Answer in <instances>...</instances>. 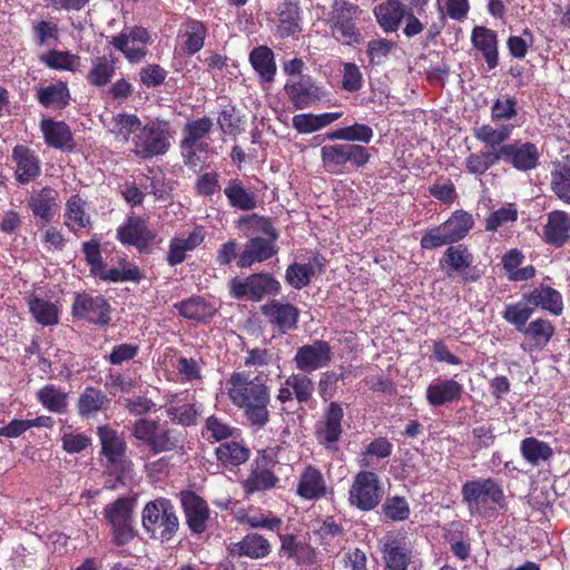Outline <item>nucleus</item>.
<instances>
[{"mask_svg":"<svg viewBox=\"0 0 570 570\" xmlns=\"http://www.w3.org/2000/svg\"><path fill=\"white\" fill-rule=\"evenodd\" d=\"M222 393L243 412L250 426L262 429L269 421L271 390L259 376L234 372L222 383Z\"/></svg>","mask_w":570,"mask_h":570,"instance_id":"nucleus-1","label":"nucleus"},{"mask_svg":"<svg viewBox=\"0 0 570 570\" xmlns=\"http://www.w3.org/2000/svg\"><path fill=\"white\" fill-rule=\"evenodd\" d=\"M240 225L249 237L237 261L240 268L250 267L254 263L264 262L276 254L277 233L268 219L252 215L240 219Z\"/></svg>","mask_w":570,"mask_h":570,"instance_id":"nucleus-2","label":"nucleus"},{"mask_svg":"<svg viewBox=\"0 0 570 570\" xmlns=\"http://www.w3.org/2000/svg\"><path fill=\"white\" fill-rule=\"evenodd\" d=\"M362 10L358 6L345 0H334L326 20L332 37L344 46L362 42L363 35L358 28Z\"/></svg>","mask_w":570,"mask_h":570,"instance_id":"nucleus-3","label":"nucleus"},{"mask_svg":"<svg viewBox=\"0 0 570 570\" xmlns=\"http://www.w3.org/2000/svg\"><path fill=\"white\" fill-rule=\"evenodd\" d=\"M173 138L171 125L168 121L156 119L141 126L139 134L132 137L130 150L141 159H150L165 155L171 146Z\"/></svg>","mask_w":570,"mask_h":570,"instance_id":"nucleus-4","label":"nucleus"},{"mask_svg":"<svg viewBox=\"0 0 570 570\" xmlns=\"http://www.w3.org/2000/svg\"><path fill=\"white\" fill-rule=\"evenodd\" d=\"M142 527L151 538L170 540L178 530V518L174 507L166 499L148 502L142 510Z\"/></svg>","mask_w":570,"mask_h":570,"instance_id":"nucleus-5","label":"nucleus"},{"mask_svg":"<svg viewBox=\"0 0 570 570\" xmlns=\"http://www.w3.org/2000/svg\"><path fill=\"white\" fill-rule=\"evenodd\" d=\"M131 434L154 454L173 451L179 443L178 434L168 426L167 422L151 419L137 420L132 425Z\"/></svg>","mask_w":570,"mask_h":570,"instance_id":"nucleus-6","label":"nucleus"},{"mask_svg":"<svg viewBox=\"0 0 570 570\" xmlns=\"http://www.w3.org/2000/svg\"><path fill=\"white\" fill-rule=\"evenodd\" d=\"M462 501L471 514H482L490 504L502 505L504 494L498 482L491 478L468 481L461 489Z\"/></svg>","mask_w":570,"mask_h":570,"instance_id":"nucleus-7","label":"nucleus"},{"mask_svg":"<svg viewBox=\"0 0 570 570\" xmlns=\"http://www.w3.org/2000/svg\"><path fill=\"white\" fill-rule=\"evenodd\" d=\"M367 149L358 144H331L321 148V160L330 173H343L346 165L364 167L370 161Z\"/></svg>","mask_w":570,"mask_h":570,"instance_id":"nucleus-8","label":"nucleus"},{"mask_svg":"<svg viewBox=\"0 0 570 570\" xmlns=\"http://www.w3.org/2000/svg\"><path fill=\"white\" fill-rule=\"evenodd\" d=\"M105 517L111 527L112 540L117 546H125L135 538L130 500L120 498L107 505Z\"/></svg>","mask_w":570,"mask_h":570,"instance_id":"nucleus-9","label":"nucleus"},{"mask_svg":"<svg viewBox=\"0 0 570 570\" xmlns=\"http://www.w3.org/2000/svg\"><path fill=\"white\" fill-rule=\"evenodd\" d=\"M230 291L235 298H246L253 302L261 301L265 295H276L281 284L269 274H253L246 278L230 281Z\"/></svg>","mask_w":570,"mask_h":570,"instance_id":"nucleus-10","label":"nucleus"},{"mask_svg":"<svg viewBox=\"0 0 570 570\" xmlns=\"http://www.w3.org/2000/svg\"><path fill=\"white\" fill-rule=\"evenodd\" d=\"M382 497L380 480L374 472L362 471L355 475L348 498L352 505L368 511L380 503Z\"/></svg>","mask_w":570,"mask_h":570,"instance_id":"nucleus-11","label":"nucleus"},{"mask_svg":"<svg viewBox=\"0 0 570 570\" xmlns=\"http://www.w3.org/2000/svg\"><path fill=\"white\" fill-rule=\"evenodd\" d=\"M151 36L142 27H134L117 36H112L109 43L120 51L130 63H139L147 56V46L151 43Z\"/></svg>","mask_w":570,"mask_h":570,"instance_id":"nucleus-12","label":"nucleus"},{"mask_svg":"<svg viewBox=\"0 0 570 570\" xmlns=\"http://www.w3.org/2000/svg\"><path fill=\"white\" fill-rule=\"evenodd\" d=\"M117 236L122 244L132 245L140 253H150L157 243L158 233L145 219L132 216L118 228Z\"/></svg>","mask_w":570,"mask_h":570,"instance_id":"nucleus-13","label":"nucleus"},{"mask_svg":"<svg viewBox=\"0 0 570 570\" xmlns=\"http://www.w3.org/2000/svg\"><path fill=\"white\" fill-rule=\"evenodd\" d=\"M333 351L330 344L323 340H316L312 344H305L297 348L293 358L295 366L303 373H312L331 364Z\"/></svg>","mask_w":570,"mask_h":570,"instance_id":"nucleus-14","label":"nucleus"},{"mask_svg":"<svg viewBox=\"0 0 570 570\" xmlns=\"http://www.w3.org/2000/svg\"><path fill=\"white\" fill-rule=\"evenodd\" d=\"M500 160L510 164L518 170L534 169L539 164L540 153L532 142L515 140L499 148Z\"/></svg>","mask_w":570,"mask_h":570,"instance_id":"nucleus-15","label":"nucleus"},{"mask_svg":"<svg viewBox=\"0 0 570 570\" xmlns=\"http://www.w3.org/2000/svg\"><path fill=\"white\" fill-rule=\"evenodd\" d=\"M72 313L76 317L86 318L97 325H107L110 322V305L102 296L78 294Z\"/></svg>","mask_w":570,"mask_h":570,"instance_id":"nucleus-16","label":"nucleus"},{"mask_svg":"<svg viewBox=\"0 0 570 570\" xmlns=\"http://www.w3.org/2000/svg\"><path fill=\"white\" fill-rule=\"evenodd\" d=\"M284 90L295 109L298 110L313 106L323 97L321 88L309 76H303L296 81L287 82Z\"/></svg>","mask_w":570,"mask_h":570,"instance_id":"nucleus-17","label":"nucleus"},{"mask_svg":"<svg viewBox=\"0 0 570 570\" xmlns=\"http://www.w3.org/2000/svg\"><path fill=\"white\" fill-rule=\"evenodd\" d=\"M206 232L203 226H196L187 235L179 234L169 240L166 261L170 266L181 264L188 252L196 249L205 239Z\"/></svg>","mask_w":570,"mask_h":570,"instance_id":"nucleus-18","label":"nucleus"},{"mask_svg":"<svg viewBox=\"0 0 570 570\" xmlns=\"http://www.w3.org/2000/svg\"><path fill=\"white\" fill-rule=\"evenodd\" d=\"M12 159L16 164L14 176L19 184H29L40 176L41 161L33 150L21 145L16 146Z\"/></svg>","mask_w":570,"mask_h":570,"instance_id":"nucleus-19","label":"nucleus"},{"mask_svg":"<svg viewBox=\"0 0 570 570\" xmlns=\"http://www.w3.org/2000/svg\"><path fill=\"white\" fill-rule=\"evenodd\" d=\"M181 504L189 529L195 533L204 532L209 517L206 501L193 492H183Z\"/></svg>","mask_w":570,"mask_h":570,"instance_id":"nucleus-20","label":"nucleus"},{"mask_svg":"<svg viewBox=\"0 0 570 570\" xmlns=\"http://www.w3.org/2000/svg\"><path fill=\"white\" fill-rule=\"evenodd\" d=\"M543 238L550 245L562 246L570 238L569 215L562 210L549 213L543 227Z\"/></svg>","mask_w":570,"mask_h":570,"instance_id":"nucleus-21","label":"nucleus"},{"mask_svg":"<svg viewBox=\"0 0 570 570\" xmlns=\"http://www.w3.org/2000/svg\"><path fill=\"white\" fill-rule=\"evenodd\" d=\"M58 193L50 187H43L38 193L32 194L28 199V206L35 217L42 223H50L58 210Z\"/></svg>","mask_w":570,"mask_h":570,"instance_id":"nucleus-22","label":"nucleus"},{"mask_svg":"<svg viewBox=\"0 0 570 570\" xmlns=\"http://www.w3.org/2000/svg\"><path fill=\"white\" fill-rule=\"evenodd\" d=\"M462 393L463 385L455 380H435L426 389V400L433 406H441L458 401Z\"/></svg>","mask_w":570,"mask_h":570,"instance_id":"nucleus-23","label":"nucleus"},{"mask_svg":"<svg viewBox=\"0 0 570 570\" xmlns=\"http://www.w3.org/2000/svg\"><path fill=\"white\" fill-rule=\"evenodd\" d=\"M519 126V124L512 122L501 124L498 126L484 124L474 129L473 136L485 147H489L493 149L492 151H495L501 146L505 145L504 142L510 139L513 130Z\"/></svg>","mask_w":570,"mask_h":570,"instance_id":"nucleus-24","label":"nucleus"},{"mask_svg":"<svg viewBox=\"0 0 570 570\" xmlns=\"http://www.w3.org/2000/svg\"><path fill=\"white\" fill-rule=\"evenodd\" d=\"M228 552L232 557H248L250 559L265 558L271 552L269 542L261 534L250 533L240 541L228 546Z\"/></svg>","mask_w":570,"mask_h":570,"instance_id":"nucleus-25","label":"nucleus"},{"mask_svg":"<svg viewBox=\"0 0 570 570\" xmlns=\"http://www.w3.org/2000/svg\"><path fill=\"white\" fill-rule=\"evenodd\" d=\"M207 29L203 22L188 20L179 29L177 40L184 53L191 56L204 47Z\"/></svg>","mask_w":570,"mask_h":570,"instance_id":"nucleus-26","label":"nucleus"},{"mask_svg":"<svg viewBox=\"0 0 570 570\" xmlns=\"http://www.w3.org/2000/svg\"><path fill=\"white\" fill-rule=\"evenodd\" d=\"M140 119L134 114H117L107 124L109 132L121 145L128 144L141 129Z\"/></svg>","mask_w":570,"mask_h":570,"instance_id":"nucleus-27","label":"nucleus"},{"mask_svg":"<svg viewBox=\"0 0 570 570\" xmlns=\"http://www.w3.org/2000/svg\"><path fill=\"white\" fill-rule=\"evenodd\" d=\"M262 309L263 314L281 330L286 331L296 327L299 312L292 304L273 299L264 305Z\"/></svg>","mask_w":570,"mask_h":570,"instance_id":"nucleus-28","label":"nucleus"},{"mask_svg":"<svg viewBox=\"0 0 570 570\" xmlns=\"http://www.w3.org/2000/svg\"><path fill=\"white\" fill-rule=\"evenodd\" d=\"M473 46L481 51L489 69L498 65V37L495 31L485 27H474L471 35Z\"/></svg>","mask_w":570,"mask_h":570,"instance_id":"nucleus-29","label":"nucleus"},{"mask_svg":"<svg viewBox=\"0 0 570 570\" xmlns=\"http://www.w3.org/2000/svg\"><path fill=\"white\" fill-rule=\"evenodd\" d=\"M326 492V482L322 472L308 465L301 473L297 494L306 500L321 498Z\"/></svg>","mask_w":570,"mask_h":570,"instance_id":"nucleus-30","label":"nucleus"},{"mask_svg":"<svg viewBox=\"0 0 570 570\" xmlns=\"http://www.w3.org/2000/svg\"><path fill=\"white\" fill-rule=\"evenodd\" d=\"M40 129L48 146L57 149H71L73 147L71 130L65 122L43 119Z\"/></svg>","mask_w":570,"mask_h":570,"instance_id":"nucleus-31","label":"nucleus"},{"mask_svg":"<svg viewBox=\"0 0 570 570\" xmlns=\"http://www.w3.org/2000/svg\"><path fill=\"white\" fill-rule=\"evenodd\" d=\"M249 62L253 69L264 82L274 81L276 75L275 56L267 46L255 47L249 53Z\"/></svg>","mask_w":570,"mask_h":570,"instance_id":"nucleus-32","label":"nucleus"},{"mask_svg":"<svg viewBox=\"0 0 570 570\" xmlns=\"http://www.w3.org/2000/svg\"><path fill=\"white\" fill-rule=\"evenodd\" d=\"M299 8L295 2H284L277 8L276 35L284 39L301 30Z\"/></svg>","mask_w":570,"mask_h":570,"instance_id":"nucleus-33","label":"nucleus"},{"mask_svg":"<svg viewBox=\"0 0 570 570\" xmlns=\"http://www.w3.org/2000/svg\"><path fill=\"white\" fill-rule=\"evenodd\" d=\"M406 16V23L403 32L407 38L420 35L428 21H422L419 16H422L430 0H396Z\"/></svg>","mask_w":570,"mask_h":570,"instance_id":"nucleus-34","label":"nucleus"},{"mask_svg":"<svg viewBox=\"0 0 570 570\" xmlns=\"http://www.w3.org/2000/svg\"><path fill=\"white\" fill-rule=\"evenodd\" d=\"M377 23L385 32H395L406 16L396 0H386L374 8Z\"/></svg>","mask_w":570,"mask_h":570,"instance_id":"nucleus-35","label":"nucleus"},{"mask_svg":"<svg viewBox=\"0 0 570 570\" xmlns=\"http://www.w3.org/2000/svg\"><path fill=\"white\" fill-rule=\"evenodd\" d=\"M525 298L529 304L541 307L553 315H560L563 311L561 294L550 286L537 287L527 294Z\"/></svg>","mask_w":570,"mask_h":570,"instance_id":"nucleus-36","label":"nucleus"},{"mask_svg":"<svg viewBox=\"0 0 570 570\" xmlns=\"http://www.w3.org/2000/svg\"><path fill=\"white\" fill-rule=\"evenodd\" d=\"M439 12V23H433L434 33H439L444 27L446 18L455 21H463L470 11L469 0H435Z\"/></svg>","mask_w":570,"mask_h":570,"instance_id":"nucleus-37","label":"nucleus"},{"mask_svg":"<svg viewBox=\"0 0 570 570\" xmlns=\"http://www.w3.org/2000/svg\"><path fill=\"white\" fill-rule=\"evenodd\" d=\"M65 224L73 233L90 226V216L86 210V202L72 195L66 203Z\"/></svg>","mask_w":570,"mask_h":570,"instance_id":"nucleus-38","label":"nucleus"},{"mask_svg":"<svg viewBox=\"0 0 570 570\" xmlns=\"http://www.w3.org/2000/svg\"><path fill=\"white\" fill-rule=\"evenodd\" d=\"M117 58L112 55L98 56L91 59V67L87 75L89 83L96 87L107 85L115 75Z\"/></svg>","mask_w":570,"mask_h":570,"instance_id":"nucleus-39","label":"nucleus"},{"mask_svg":"<svg viewBox=\"0 0 570 570\" xmlns=\"http://www.w3.org/2000/svg\"><path fill=\"white\" fill-rule=\"evenodd\" d=\"M98 436L101 443L102 453L109 462L116 464L121 462L126 450V443L118 433L109 426L98 428Z\"/></svg>","mask_w":570,"mask_h":570,"instance_id":"nucleus-40","label":"nucleus"},{"mask_svg":"<svg viewBox=\"0 0 570 570\" xmlns=\"http://www.w3.org/2000/svg\"><path fill=\"white\" fill-rule=\"evenodd\" d=\"M228 204L239 210H252L256 208L257 200L254 193L247 190L242 181L232 179L224 189Z\"/></svg>","mask_w":570,"mask_h":570,"instance_id":"nucleus-41","label":"nucleus"},{"mask_svg":"<svg viewBox=\"0 0 570 570\" xmlns=\"http://www.w3.org/2000/svg\"><path fill=\"white\" fill-rule=\"evenodd\" d=\"M373 136V129L370 126L355 122L352 126L328 131L325 134L324 138L328 140L368 144Z\"/></svg>","mask_w":570,"mask_h":570,"instance_id":"nucleus-42","label":"nucleus"},{"mask_svg":"<svg viewBox=\"0 0 570 570\" xmlns=\"http://www.w3.org/2000/svg\"><path fill=\"white\" fill-rule=\"evenodd\" d=\"M342 406L338 403L332 402L326 411L324 425L317 432L321 442L331 443L338 440L342 433Z\"/></svg>","mask_w":570,"mask_h":570,"instance_id":"nucleus-43","label":"nucleus"},{"mask_svg":"<svg viewBox=\"0 0 570 570\" xmlns=\"http://www.w3.org/2000/svg\"><path fill=\"white\" fill-rule=\"evenodd\" d=\"M523 261L524 255L518 249H511L502 257V264L510 281H528L534 276L535 269L533 266L520 267Z\"/></svg>","mask_w":570,"mask_h":570,"instance_id":"nucleus-44","label":"nucleus"},{"mask_svg":"<svg viewBox=\"0 0 570 570\" xmlns=\"http://www.w3.org/2000/svg\"><path fill=\"white\" fill-rule=\"evenodd\" d=\"M175 307L185 318L197 322H206L212 318L216 312L215 307L208 304L202 297H191L187 301L176 304Z\"/></svg>","mask_w":570,"mask_h":570,"instance_id":"nucleus-45","label":"nucleus"},{"mask_svg":"<svg viewBox=\"0 0 570 570\" xmlns=\"http://www.w3.org/2000/svg\"><path fill=\"white\" fill-rule=\"evenodd\" d=\"M452 243L463 239L474 225L473 216L464 210H455L443 224Z\"/></svg>","mask_w":570,"mask_h":570,"instance_id":"nucleus-46","label":"nucleus"},{"mask_svg":"<svg viewBox=\"0 0 570 570\" xmlns=\"http://www.w3.org/2000/svg\"><path fill=\"white\" fill-rule=\"evenodd\" d=\"M28 305L33 318L39 324L51 326L59 322L58 308L52 302L38 296H30Z\"/></svg>","mask_w":570,"mask_h":570,"instance_id":"nucleus-47","label":"nucleus"},{"mask_svg":"<svg viewBox=\"0 0 570 570\" xmlns=\"http://www.w3.org/2000/svg\"><path fill=\"white\" fill-rule=\"evenodd\" d=\"M208 141L180 140L181 157L186 166L200 168L207 160Z\"/></svg>","mask_w":570,"mask_h":570,"instance_id":"nucleus-48","label":"nucleus"},{"mask_svg":"<svg viewBox=\"0 0 570 570\" xmlns=\"http://www.w3.org/2000/svg\"><path fill=\"white\" fill-rule=\"evenodd\" d=\"M108 403V397L100 390L86 387L79 396L78 411L81 416L89 417L105 409Z\"/></svg>","mask_w":570,"mask_h":570,"instance_id":"nucleus-49","label":"nucleus"},{"mask_svg":"<svg viewBox=\"0 0 570 570\" xmlns=\"http://www.w3.org/2000/svg\"><path fill=\"white\" fill-rule=\"evenodd\" d=\"M321 265L316 262L305 264L294 263L286 269V282L294 288L301 289L307 286Z\"/></svg>","mask_w":570,"mask_h":570,"instance_id":"nucleus-50","label":"nucleus"},{"mask_svg":"<svg viewBox=\"0 0 570 570\" xmlns=\"http://www.w3.org/2000/svg\"><path fill=\"white\" fill-rule=\"evenodd\" d=\"M40 60L56 70L77 71L80 68V57L69 51L50 50L40 56Z\"/></svg>","mask_w":570,"mask_h":570,"instance_id":"nucleus-51","label":"nucleus"},{"mask_svg":"<svg viewBox=\"0 0 570 570\" xmlns=\"http://www.w3.org/2000/svg\"><path fill=\"white\" fill-rule=\"evenodd\" d=\"M520 450L524 460L532 465L549 460L553 454V450L548 443L532 436L525 438L521 442Z\"/></svg>","mask_w":570,"mask_h":570,"instance_id":"nucleus-52","label":"nucleus"},{"mask_svg":"<svg viewBox=\"0 0 570 570\" xmlns=\"http://www.w3.org/2000/svg\"><path fill=\"white\" fill-rule=\"evenodd\" d=\"M217 460L224 465L237 466L247 461L249 451L240 443L230 441L216 449Z\"/></svg>","mask_w":570,"mask_h":570,"instance_id":"nucleus-53","label":"nucleus"},{"mask_svg":"<svg viewBox=\"0 0 570 570\" xmlns=\"http://www.w3.org/2000/svg\"><path fill=\"white\" fill-rule=\"evenodd\" d=\"M384 558L390 570H407L411 553L404 543L392 540L385 544Z\"/></svg>","mask_w":570,"mask_h":570,"instance_id":"nucleus-54","label":"nucleus"},{"mask_svg":"<svg viewBox=\"0 0 570 570\" xmlns=\"http://www.w3.org/2000/svg\"><path fill=\"white\" fill-rule=\"evenodd\" d=\"M178 395L168 396L166 406L167 415L183 425H193L196 422L197 411L191 403H184L181 405L177 402Z\"/></svg>","mask_w":570,"mask_h":570,"instance_id":"nucleus-55","label":"nucleus"},{"mask_svg":"<svg viewBox=\"0 0 570 570\" xmlns=\"http://www.w3.org/2000/svg\"><path fill=\"white\" fill-rule=\"evenodd\" d=\"M38 99L45 107L62 108L68 104L69 90L66 83H52L38 90Z\"/></svg>","mask_w":570,"mask_h":570,"instance_id":"nucleus-56","label":"nucleus"},{"mask_svg":"<svg viewBox=\"0 0 570 570\" xmlns=\"http://www.w3.org/2000/svg\"><path fill=\"white\" fill-rule=\"evenodd\" d=\"M237 520L253 529L277 530L282 524L279 518L273 515L271 512L265 514L261 511L239 512Z\"/></svg>","mask_w":570,"mask_h":570,"instance_id":"nucleus-57","label":"nucleus"},{"mask_svg":"<svg viewBox=\"0 0 570 570\" xmlns=\"http://www.w3.org/2000/svg\"><path fill=\"white\" fill-rule=\"evenodd\" d=\"M522 332L537 347H543L548 344L554 333V327L548 320H535L525 326Z\"/></svg>","mask_w":570,"mask_h":570,"instance_id":"nucleus-58","label":"nucleus"},{"mask_svg":"<svg viewBox=\"0 0 570 570\" xmlns=\"http://www.w3.org/2000/svg\"><path fill=\"white\" fill-rule=\"evenodd\" d=\"M277 482L275 474L265 468L254 469L248 478L244 481V490L246 493L256 491H265L272 489Z\"/></svg>","mask_w":570,"mask_h":570,"instance_id":"nucleus-59","label":"nucleus"},{"mask_svg":"<svg viewBox=\"0 0 570 570\" xmlns=\"http://www.w3.org/2000/svg\"><path fill=\"white\" fill-rule=\"evenodd\" d=\"M499 160V149L495 151H479L465 158V168L468 173L481 176Z\"/></svg>","mask_w":570,"mask_h":570,"instance_id":"nucleus-60","label":"nucleus"},{"mask_svg":"<svg viewBox=\"0 0 570 570\" xmlns=\"http://www.w3.org/2000/svg\"><path fill=\"white\" fill-rule=\"evenodd\" d=\"M551 188L564 203L570 204V164H558L551 173Z\"/></svg>","mask_w":570,"mask_h":570,"instance_id":"nucleus-61","label":"nucleus"},{"mask_svg":"<svg viewBox=\"0 0 570 570\" xmlns=\"http://www.w3.org/2000/svg\"><path fill=\"white\" fill-rule=\"evenodd\" d=\"M39 402L50 412H62L67 406V393L55 385H46L37 393Z\"/></svg>","mask_w":570,"mask_h":570,"instance_id":"nucleus-62","label":"nucleus"},{"mask_svg":"<svg viewBox=\"0 0 570 570\" xmlns=\"http://www.w3.org/2000/svg\"><path fill=\"white\" fill-rule=\"evenodd\" d=\"M518 115L517 99L509 95L494 100L491 106V120L493 122L510 121Z\"/></svg>","mask_w":570,"mask_h":570,"instance_id":"nucleus-63","label":"nucleus"},{"mask_svg":"<svg viewBox=\"0 0 570 570\" xmlns=\"http://www.w3.org/2000/svg\"><path fill=\"white\" fill-rule=\"evenodd\" d=\"M286 384L292 386L293 394L299 403L308 402L314 392V382L306 373L292 374L286 379Z\"/></svg>","mask_w":570,"mask_h":570,"instance_id":"nucleus-64","label":"nucleus"}]
</instances>
